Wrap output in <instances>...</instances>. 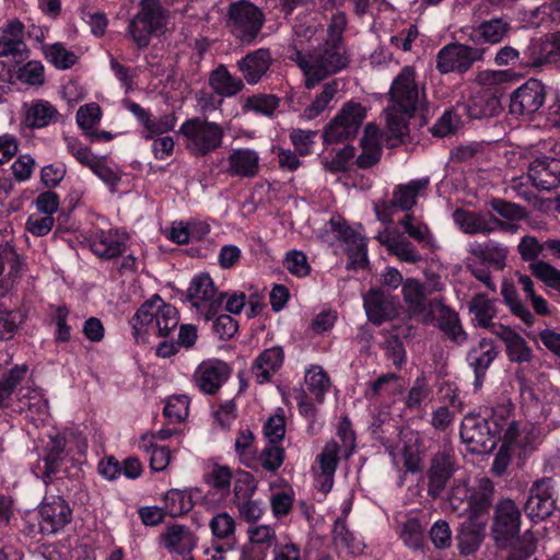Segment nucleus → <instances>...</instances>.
<instances>
[{
  "label": "nucleus",
  "instance_id": "obj_60",
  "mask_svg": "<svg viewBox=\"0 0 560 560\" xmlns=\"http://www.w3.org/2000/svg\"><path fill=\"white\" fill-rule=\"evenodd\" d=\"M189 398L186 395H176L166 400L164 416L172 422H182L188 416Z\"/></svg>",
  "mask_w": 560,
  "mask_h": 560
},
{
  "label": "nucleus",
  "instance_id": "obj_61",
  "mask_svg": "<svg viewBox=\"0 0 560 560\" xmlns=\"http://www.w3.org/2000/svg\"><path fill=\"white\" fill-rule=\"evenodd\" d=\"M475 326L488 328L490 326V300L487 294L476 295L469 306Z\"/></svg>",
  "mask_w": 560,
  "mask_h": 560
},
{
  "label": "nucleus",
  "instance_id": "obj_3",
  "mask_svg": "<svg viewBox=\"0 0 560 560\" xmlns=\"http://www.w3.org/2000/svg\"><path fill=\"white\" fill-rule=\"evenodd\" d=\"M179 323V314L175 306L153 295L145 301L130 319L132 336L138 343H144L153 335L166 337Z\"/></svg>",
  "mask_w": 560,
  "mask_h": 560
},
{
  "label": "nucleus",
  "instance_id": "obj_58",
  "mask_svg": "<svg viewBox=\"0 0 560 560\" xmlns=\"http://www.w3.org/2000/svg\"><path fill=\"white\" fill-rule=\"evenodd\" d=\"M386 246L388 250L397 256L401 261L417 262L421 259L420 254L406 238L401 236L387 237Z\"/></svg>",
  "mask_w": 560,
  "mask_h": 560
},
{
  "label": "nucleus",
  "instance_id": "obj_32",
  "mask_svg": "<svg viewBox=\"0 0 560 560\" xmlns=\"http://www.w3.org/2000/svg\"><path fill=\"white\" fill-rule=\"evenodd\" d=\"M506 347L509 358L517 363L528 362L532 358V350L526 341L513 329L500 326L493 331Z\"/></svg>",
  "mask_w": 560,
  "mask_h": 560
},
{
  "label": "nucleus",
  "instance_id": "obj_52",
  "mask_svg": "<svg viewBox=\"0 0 560 560\" xmlns=\"http://www.w3.org/2000/svg\"><path fill=\"white\" fill-rule=\"evenodd\" d=\"M423 526L415 517H408L400 526L399 538L406 547L410 549H420L423 544Z\"/></svg>",
  "mask_w": 560,
  "mask_h": 560
},
{
  "label": "nucleus",
  "instance_id": "obj_43",
  "mask_svg": "<svg viewBox=\"0 0 560 560\" xmlns=\"http://www.w3.org/2000/svg\"><path fill=\"white\" fill-rule=\"evenodd\" d=\"M338 92V80L326 82L320 91L315 94L312 102L303 109L301 117L305 120H312L318 117L329 106Z\"/></svg>",
  "mask_w": 560,
  "mask_h": 560
},
{
  "label": "nucleus",
  "instance_id": "obj_10",
  "mask_svg": "<svg viewBox=\"0 0 560 560\" xmlns=\"http://www.w3.org/2000/svg\"><path fill=\"white\" fill-rule=\"evenodd\" d=\"M264 24L262 12L247 1L230 5L228 26L243 43H250L260 32Z\"/></svg>",
  "mask_w": 560,
  "mask_h": 560
},
{
  "label": "nucleus",
  "instance_id": "obj_33",
  "mask_svg": "<svg viewBox=\"0 0 560 560\" xmlns=\"http://www.w3.org/2000/svg\"><path fill=\"white\" fill-rule=\"evenodd\" d=\"M67 442L63 440L62 432L55 436H49V441L45 446L44 462V479H49L51 475L57 472L65 459L68 458L66 451Z\"/></svg>",
  "mask_w": 560,
  "mask_h": 560
},
{
  "label": "nucleus",
  "instance_id": "obj_4",
  "mask_svg": "<svg viewBox=\"0 0 560 560\" xmlns=\"http://www.w3.org/2000/svg\"><path fill=\"white\" fill-rule=\"evenodd\" d=\"M290 59L298 63L305 77V86L314 88L318 82L335 74L349 65V56L341 44L327 43L323 50L305 56L294 48Z\"/></svg>",
  "mask_w": 560,
  "mask_h": 560
},
{
  "label": "nucleus",
  "instance_id": "obj_45",
  "mask_svg": "<svg viewBox=\"0 0 560 560\" xmlns=\"http://www.w3.org/2000/svg\"><path fill=\"white\" fill-rule=\"evenodd\" d=\"M402 295L404 301L407 304L408 311L412 315L422 314L427 308V299L428 294L424 287L420 283V281L408 278L402 283Z\"/></svg>",
  "mask_w": 560,
  "mask_h": 560
},
{
  "label": "nucleus",
  "instance_id": "obj_56",
  "mask_svg": "<svg viewBox=\"0 0 560 560\" xmlns=\"http://www.w3.org/2000/svg\"><path fill=\"white\" fill-rule=\"evenodd\" d=\"M211 534L219 540H231L236 530L235 520L226 512L215 514L209 523Z\"/></svg>",
  "mask_w": 560,
  "mask_h": 560
},
{
  "label": "nucleus",
  "instance_id": "obj_42",
  "mask_svg": "<svg viewBox=\"0 0 560 560\" xmlns=\"http://www.w3.org/2000/svg\"><path fill=\"white\" fill-rule=\"evenodd\" d=\"M234 451L243 465L252 469L258 468L255 436L248 427L238 430L234 442Z\"/></svg>",
  "mask_w": 560,
  "mask_h": 560
},
{
  "label": "nucleus",
  "instance_id": "obj_64",
  "mask_svg": "<svg viewBox=\"0 0 560 560\" xmlns=\"http://www.w3.org/2000/svg\"><path fill=\"white\" fill-rule=\"evenodd\" d=\"M75 118L80 128L91 130L102 118L101 107L96 103L85 104L78 109Z\"/></svg>",
  "mask_w": 560,
  "mask_h": 560
},
{
  "label": "nucleus",
  "instance_id": "obj_62",
  "mask_svg": "<svg viewBox=\"0 0 560 560\" xmlns=\"http://www.w3.org/2000/svg\"><path fill=\"white\" fill-rule=\"evenodd\" d=\"M283 266L290 273L296 277H305L311 270L306 255L296 249L287 253L283 259Z\"/></svg>",
  "mask_w": 560,
  "mask_h": 560
},
{
  "label": "nucleus",
  "instance_id": "obj_31",
  "mask_svg": "<svg viewBox=\"0 0 560 560\" xmlns=\"http://www.w3.org/2000/svg\"><path fill=\"white\" fill-rule=\"evenodd\" d=\"M404 386L394 373H387L371 382L365 390V397L372 399L395 400L401 395Z\"/></svg>",
  "mask_w": 560,
  "mask_h": 560
},
{
  "label": "nucleus",
  "instance_id": "obj_53",
  "mask_svg": "<svg viewBox=\"0 0 560 560\" xmlns=\"http://www.w3.org/2000/svg\"><path fill=\"white\" fill-rule=\"evenodd\" d=\"M501 294L511 311L528 325L533 324L534 316L520 301L514 284L504 280L501 287Z\"/></svg>",
  "mask_w": 560,
  "mask_h": 560
},
{
  "label": "nucleus",
  "instance_id": "obj_24",
  "mask_svg": "<svg viewBox=\"0 0 560 560\" xmlns=\"http://www.w3.org/2000/svg\"><path fill=\"white\" fill-rule=\"evenodd\" d=\"M363 307L368 319L381 325L392 317L394 312L393 302L380 289H370L363 296Z\"/></svg>",
  "mask_w": 560,
  "mask_h": 560
},
{
  "label": "nucleus",
  "instance_id": "obj_41",
  "mask_svg": "<svg viewBox=\"0 0 560 560\" xmlns=\"http://www.w3.org/2000/svg\"><path fill=\"white\" fill-rule=\"evenodd\" d=\"M58 112L54 105L38 100L25 105V124L31 128H44L57 119Z\"/></svg>",
  "mask_w": 560,
  "mask_h": 560
},
{
  "label": "nucleus",
  "instance_id": "obj_38",
  "mask_svg": "<svg viewBox=\"0 0 560 560\" xmlns=\"http://www.w3.org/2000/svg\"><path fill=\"white\" fill-rule=\"evenodd\" d=\"M209 84L214 93L222 97H232L244 86L243 81L232 75L222 65L210 73Z\"/></svg>",
  "mask_w": 560,
  "mask_h": 560
},
{
  "label": "nucleus",
  "instance_id": "obj_8",
  "mask_svg": "<svg viewBox=\"0 0 560 560\" xmlns=\"http://www.w3.org/2000/svg\"><path fill=\"white\" fill-rule=\"evenodd\" d=\"M488 509L489 501L487 498H474L469 502L467 520L462 524L458 534L460 553H472L482 542L488 523Z\"/></svg>",
  "mask_w": 560,
  "mask_h": 560
},
{
  "label": "nucleus",
  "instance_id": "obj_26",
  "mask_svg": "<svg viewBox=\"0 0 560 560\" xmlns=\"http://www.w3.org/2000/svg\"><path fill=\"white\" fill-rule=\"evenodd\" d=\"M528 172L537 186L549 189L560 183V160L552 158L536 160Z\"/></svg>",
  "mask_w": 560,
  "mask_h": 560
},
{
  "label": "nucleus",
  "instance_id": "obj_27",
  "mask_svg": "<svg viewBox=\"0 0 560 560\" xmlns=\"http://www.w3.org/2000/svg\"><path fill=\"white\" fill-rule=\"evenodd\" d=\"M271 57L268 49L259 48L244 58L237 65L249 84L257 83L270 66Z\"/></svg>",
  "mask_w": 560,
  "mask_h": 560
},
{
  "label": "nucleus",
  "instance_id": "obj_39",
  "mask_svg": "<svg viewBox=\"0 0 560 560\" xmlns=\"http://www.w3.org/2000/svg\"><path fill=\"white\" fill-rule=\"evenodd\" d=\"M28 368L25 364L16 365L4 373L0 380V408H7L11 405V398L19 386H24L27 382Z\"/></svg>",
  "mask_w": 560,
  "mask_h": 560
},
{
  "label": "nucleus",
  "instance_id": "obj_50",
  "mask_svg": "<svg viewBox=\"0 0 560 560\" xmlns=\"http://www.w3.org/2000/svg\"><path fill=\"white\" fill-rule=\"evenodd\" d=\"M409 442H415L412 445H405L401 451L392 452L393 463L397 468L404 467L406 471L416 472L420 469V456L416 445L417 438L410 433Z\"/></svg>",
  "mask_w": 560,
  "mask_h": 560
},
{
  "label": "nucleus",
  "instance_id": "obj_12",
  "mask_svg": "<svg viewBox=\"0 0 560 560\" xmlns=\"http://www.w3.org/2000/svg\"><path fill=\"white\" fill-rule=\"evenodd\" d=\"M230 374L231 369L224 361L208 359L198 364L192 378L195 386L200 392L212 395L222 387Z\"/></svg>",
  "mask_w": 560,
  "mask_h": 560
},
{
  "label": "nucleus",
  "instance_id": "obj_36",
  "mask_svg": "<svg viewBox=\"0 0 560 560\" xmlns=\"http://www.w3.org/2000/svg\"><path fill=\"white\" fill-rule=\"evenodd\" d=\"M339 453H341V451L338 444L335 441H330L326 443L322 453L317 456V462L322 471L319 477L322 480L320 488L325 492L329 491L332 487Z\"/></svg>",
  "mask_w": 560,
  "mask_h": 560
},
{
  "label": "nucleus",
  "instance_id": "obj_7",
  "mask_svg": "<svg viewBox=\"0 0 560 560\" xmlns=\"http://www.w3.org/2000/svg\"><path fill=\"white\" fill-rule=\"evenodd\" d=\"M139 13L130 21L129 33L139 48L147 47L151 36L163 33L167 14L159 0H141Z\"/></svg>",
  "mask_w": 560,
  "mask_h": 560
},
{
  "label": "nucleus",
  "instance_id": "obj_59",
  "mask_svg": "<svg viewBox=\"0 0 560 560\" xmlns=\"http://www.w3.org/2000/svg\"><path fill=\"white\" fill-rule=\"evenodd\" d=\"M532 273L547 287L560 291V271L551 265L537 260L529 265Z\"/></svg>",
  "mask_w": 560,
  "mask_h": 560
},
{
  "label": "nucleus",
  "instance_id": "obj_30",
  "mask_svg": "<svg viewBox=\"0 0 560 560\" xmlns=\"http://www.w3.org/2000/svg\"><path fill=\"white\" fill-rule=\"evenodd\" d=\"M332 541L337 549L350 556H361L365 544L360 535L350 532L345 521L336 520L332 528Z\"/></svg>",
  "mask_w": 560,
  "mask_h": 560
},
{
  "label": "nucleus",
  "instance_id": "obj_47",
  "mask_svg": "<svg viewBox=\"0 0 560 560\" xmlns=\"http://www.w3.org/2000/svg\"><path fill=\"white\" fill-rule=\"evenodd\" d=\"M304 380L307 390L322 404L330 388V381L324 369L320 365H311L305 371Z\"/></svg>",
  "mask_w": 560,
  "mask_h": 560
},
{
  "label": "nucleus",
  "instance_id": "obj_63",
  "mask_svg": "<svg viewBox=\"0 0 560 560\" xmlns=\"http://www.w3.org/2000/svg\"><path fill=\"white\" fill-rule=\"evenodd\" d=\"M257 490L255 478L247 471H237L234 476V495L237 501L252 498Z\"/></svg>",
  "mask_w": 560,
  "mask_h": 560
},
{
  "label": "nucleus",
  "instance_id": "obj_13",
  "mask_svg": "<svg viewBox=\"0 0 560 560\" xmlns=\"http://www.w3.org/2000/svg\"><path fill=\"white\" fill-rule=\"evenodd\" d=\"M188 299L191 305L205 313L210 319L221 304L214 283L209 275L200 273L192 278L188 288Z\"/></svg>",
  "mask_w": 560,
  "mask_h": 560
},
{
  "label": "nucleus",
  "instance_id": "obj_5",
  "mask_svg": "<svg viewBox=\"0 0 560 560\" xmlns=\"http://www.w3.org/2000/svg\"><path fill=\"white\" fill-rule=\"evenodd\" d=\"M185 148L195 156H205L222 145L225 129L200 117L184 121L178 130Z\"/></svg>",
  "mask_w": 560,
  "mask_h": 560
},
{
  "label": "nucleus",
  "instance_id": "obj_25",
  "mask_svg": "<svg viewBox=\"0 0 560 560\" xmlns=\"http://www.w3.org/2000/svg\"><path fill=\"white\" fill-rule=\"evenodd\" d=\"M383 136L374 124H368L361 138L362 152L357 159L359 167H370L377 163L382 154Z\"/></svg>",
  "mask_w": 560,
  "mask_h": 560
},
{
  "label": "nucleus",
  "instance_id": "obj_16",
  "mask_svg": "<svg viewBox=\"0 0 560 560\" xmlns=\"http://www.w3.org/2000/svg\"><path fill=\"white\" fill-rule=\"evenodd\" d=\"M545 88L536 79L527 80L511 96V110L520 114H534L545 102Z\"/></svg>",
  "mask_w": 560,
  "mask_h": 560
},
{
  "label": "nucleus",
  "instance_id": "obj_20",
  "mask_svg": "<svg viewBox=\"0 0 560 560\" xmlns=\"http://www.w3.org/2000/svg\"><path fill=\"white\" fill-rule=\"evenodd\" d=\"M259 155L248 148L232 149L228 156L226 172L232 176L254 177L259 171Z\"/></svg>",
  "mask_w": 560,
  "mask_h": 560
},
{
  "label": "nucleus",
  "instance_id": "obj_15",
  "mask_svg": "<svg viewBox=\"0 0 560 560\" xmlns=\"http://www.w3.org/2000/svg\"><path fill=\"white\" fill-rule=\"evenodd\" d=\"M555 510V499L551 479L537 481L530 489L525 504L526 515L533 521H542Z\"/></svg>",
  "mask_w": 560,
  "mask_h": 560
},
{
  "label": "nucleus",
  "instance_id": "obj_21",
  "mask_svg": "<svg viewBox=\"0 0 560 560\" xmlns=\"http://www.w3.org/2000/svg\"><path fill=\"white\" fill-rule=\"evenodd\" d=\"M520 384L522 404L528 409H538L540 405L551 402L555 399L553 386L546 378H538L536 382L521 380Z\"/></svg>",
  "mask_w": 560,
  "mask_h": 560
},
{
  "label": "nucleus",
  "instance_id": "obj_35",
  "mask_svg": "<svg viewBox=\"0 0 560 560\" xmlns=\"http://www.w3.org/2000/svg\"><path fill=\"white\" fill-rule=\"evenodd\" d=\"M455 224L466 234H485L490 231L488 212L457 209L453 213Z\"/></svg>",
  "mask_w": 560,
  "mask_h": 560
},
{
  "label": "nucleus",
  "instance_id": "obj_48",
  "mask_svg": "<svg viewBox=\"0 0 560 560\" xmlns=\"http://www.w3.org/2000/svg\"><path fill=\"white\" fill-rule=\"evenodd\" d=\"M139 450L150 454V467L154 471H163L171 463L172 452L166 446H159L143 435L138 445Z\"/></svg>",
  "mask_w": 560,
  "mask_h": 560
},
{
  "label": "nucleus",
  "instance_id": "obj_22",
  "mask_svg": "<svg viewBox=\"0 0 560 560\" xmlns=\"http://www.w3.org/2000/svg\"><path fill=\"white\" fill-rule=\"evenodd\" d=\"M125 236L118 230H100L91 237L90 247L101 258H114L122 253Z\"/></svg>",
  "mask_w": 560,
  "mask_h": 560
},
{
  "label": "nucleus",
  "instance_id": "obj_6",
  "mask_svg": "<svg viewBox=\"0 0 560 560\" xmlns=\"http://www.w3.org/2000/svg\"><path fill=\"white\" fill-rule=\"evenodd\" d=\"M360 230L361 225L357 229L348 226L345 219L338 214L332 215L325 225L326 242L332 244L335 241H342L347 245L349 269L363 268L368 264L366 240Z\"/></svg>",
  "mask_w": 560,
  "mask_h": 560
},
{
  "label": "nucleus",
  "instance_id": "obj_28",
  "mask_svg": "<svg viewBox=\"0 0 560 560\" xmlns=\"http://www.w3.org/2000/svg\"><path fill=\"white\" fill-rule=\"evenodd\" d=\"M19 255L9 246H0V298L13 287L21 270Z\"/></svg>",
  "mask_w": 560,
  "mask_h": 560
},
{
  "label": "nucleus",
  "instance_id": "obj_44",
  "mask_svg": "<svg viewBox=\"0 0 560 560\" xmlns=\"http://www.w3.org/2000/svg\"><path fill=\"white\" fill-rule=\"evenodd\" d=\"M23 35L24 25L20 21H11L0 36V56L21 54L25 48Z\"/></svg>",
  "mask_w": 560,
  "mask_h": 560
},
{
  "label": "nucleus",
  "instance_id": "obj_2",
  "mask_svg": "<svg viewBox=\"0 0 560 560\" xmlns=\"http://www.w3.org/2000/svg\"><path fill=\"white\" fill-rule=\"evenodd\" d=\"M521 512L512 500L500 501L492 524V538L498 545L509 546L508 560H527L537 548V540L529 530L517 536Z\"/></svg>",
  "mask_w": 560,
  "mask_h": 560
},
{
  "label": "nucleus",
  "instance_id": "obj_14",
  "mask_svg": "<svg viewBox=\"0 0 560 560\" xmlns=\"http://www.w3.org/2000/svg\"><path fill=\"white\" fill-rule=\"evenodd\" d=\"M39 528L44 534L61 530L71 520V510L60 497L46 498L39 506Z\"/></svg>",
  "mask_w": 560,
  "mask_h": 560
},
{
  "label": "nucleus",
  "instance_id": "obj_9",
  "mask_svg": "<svg viewBox=\"0 0 560 560\" xmlns=\"http://www.w3.org/2000/svg\"><path fill=\"white\" fill-rule=\"evenodd\" d=\"M365 116L366 108L361 103L354 101L345 103L325 127L324 140L326 142H340L355 136Z\"/></svg>",
  "mask_w": 560,
  "mask_h": 560
},
{
  "label": "nucleus",
  "instance_id": "obj_55",
  "mask_svg": "<svg viewBox=\"0 0 560 560\" xmlns=\"http://www.w3.org/2000/svg\"><path fill=\"white\" fill-rule=\"evenodd\" d=\"M177 122V118L174 114H165L160 117L148 119L142 130V137L144 139H153L155 137L164 136L172 131Z\"/></svg>",
  "mask_w": 560,
  "mask_h": 560
},
{
  "label": "nucleus",
  "instance_id": "obj_18",
  "mask_svg": "<svg viewBox=\"0 0 560 560\" xmlns=\"http://www.w3.org/2000/svg\"><path fill=\"white\" fill-rule=\"evenodd\" d=\"M462 440L470 445L472 452H482L490 441V427L486 418L467 415L460 427Z\"/></svg>",
  "mask_w": 560,
  "mask_h": 560
},
{
  "label": "nucleus",
  "instance_id": "obj_34",
  "mask_svg": "<svg viewBox=\"0 0 560 560\" xmlns=\"http://www.w3.org/2000/svg\"><path fill=\"white\" fill-rule=\"evenodd\" d=\"M164 547L170 553L189 555L195 547L194 535L184 526H170L162 536Z\"/></svg>",
  "mask_w": 560,
  "mask_h": 560
},
{
  "label": "nucleus",
  "instance_id": "obj_17",
  "mask_svg": "<svg viewBox=\"0 0 560 560\" xmlns=\"http://www.w3.org/2000/svg\"><path fill=\"white\" fill-rule=\"evenodd\" d=\"M16 399L20 411L26 412V417L33 421H44L48 416V401L42 390L33 387L26 382L25 386L19 387Z\"/></svg>",
  "mask_w": 560,
  "mask_h": 560
},
{
  "label": "nucleus",
  "instance_id": "obj_49",
  "mask_svg": "<svg viewBox=\"0 0 560 560\" xmlns=\"http://www.w3.org/2000/svg\"><path fill=\"white\" fill-rule=\"evenodd\" d=\"M487 345V339L483 338L479 342V349L475 348L468 353V361L475 372V386L477 388L482 385L490 365V350H485Z\"/></svg>",
  "mask_w": 560,
  "mask_h": 560
},
{
  "label": "nucleus",
  "instance_id": "obj_57",
  "mask_svg": "<svg viewBox=\"0 0 560 560\" xmlns=\"http://www.w3.org/2000/svg\"><path fill=\"white\" fill-rule=\"evenodd\" d=\"M191 506L190 499L180 490L172 489L164 497V512L172 517L187 513Z\"/></svg>",
  "mask_w": 560,
  "mask_h": 560
},
{
  "label": "nucleus",
  "instance_id": "obj_37",
  "mask_svg": "<svg viewBox=\"0 0 560 560\" xmlns=\"http://www.w3.org/2000/svg\"><path fill=\"white\" fill-rule=\"evenodd\" d=\"M428 185L429 178L423 177L396 186L393 197L398 208L402 211H409L417 203V199L422 191L427 190Z\"/></svg>",
  "mask_w": 560,
  "mask_h": 560
},
{
  "label": "nucleus",
  "instance_id": "obj_51",
  "mask_svg": "<svg viewBox=\"0 0 560 560\" xmlns=\"http://www.w3.org/2000/svg\"><path fill=\"white\" fill-rule=\"evenodd\" d=\"M43 49L46 59L57 69H68L78 60L77 55L68 50L61 43L45 45Z\"/></svg>",
  "mask_w": 560,
  "mask_h": 560
},
{
  "label": "nucleus",
  "instance_id": "obj_1",
  "mask_svg": "<svg viewBox=\"0 0 560 560\" xmlns=\"http://www.w3.org/2000/svg\"><path fill=\"white\" fill-rule=\"evenodd\" d=\"M424 90L416 81L411 66L404 67L393 80L389 90V104L385 109L386 141L389 147L401 143L408 135V120L425 108Z\"/></svg>",
  "mask_w": 560,
  "mask_h": 560
},
{
  "label": "nucleus",
  "instance_id": "obj_46",
  "mask_svg": "<svg viewBox=\"0 0 560 560\" xmlns=\"http://www.w3.org/2000/svg\"><path fill=\"white\" fill-rule=\"evenodd\" d=\"M270 506L275 517L281 518L287 516L292 509L294 501V491L291 486L283 483H271L270 486Z\"/></svg>",
  "mask_w": 560,
  "mask_h": 560
},
{
  "label": "nucleus",
  "instance_id": "obj_11",
  "mask_svg": "<svg viewBox=\"0 0 560 560\" xmlns=\"http://www.w3.org/2000/svg\"><path fill=\"white\" fill-rule=\"evenodd\" d=\"M485 49L470 48L453 43L441 48L436 55V69L440 73H464L478 60Z\"/></svg>",
  "mask_w": 560,
  "mask_h": 560
},
{
  "label": "nucleus",
  "instance_id": "obj_54",
  "mask_svg": "<svg viewBox=\"0 0 560 560\" xmlns=\"http://www.w3.org/2000/svg\"><path fill=\"white\" fill-rule=\"evenodd\" d=\"M90 170L110 189V191H114L121 180V171L119 167L109 165L105 156H98Z\"/></svg>",
  "mask_w": 560,
  "mask_h": 560
},
{
  "label": "nucleus",
  "instance_id": "obj_29",
  "mask_svg": "<svg viewBox=\"0 0 560 560\" xmlns=\"http://www.w3.org/2000/svg\"><path fill=\"white\" fill-rule=\"evenodd\" d=\"M468 268L472 275L489 285L490 283V248L488 242L469 244Z\"/></svg>",
  "mask_w": 560,
  "mask_h": 560
},
{
  "label": "nucleus",
  "instance_id": "obj_23",
  "mask_svg": "<svg viewBox=\"0 0 560 560\" xmlns=\"http://www.w3.org/2000/svg\"><path fill=\"white\" fill-rule=\"evenodd\" d=\"M534 440L535 439L530 438L528 434H524V430L520 432L514 422L510 423L504 431L503 443L495 456L494 470L502 472L506 468L514 446L526 447L530 445Z\"/></svg>",
  "mask_w": 560,
  "mask_h": 560
},
{
  "label": "nucleus",
  "instance_id": "obj_40",
  "mask_svg": "<svg viewBox=\"0 0 560 560\" xmlns=\"http://www.w3.org/2000/svg\"><path fill=\"white\" fill-rule=\"evenodd\" d=\"M452 472V463L448 456L445 454L435 455L429 471V493L438 497L445 488Z\"/></svg>",
  "mask_w": 560,
  "mask_h": 560
},
{
  "label": "nucleus",
  "instance_id": "obj_19",
  "mask_svg": "<svg viewBox=\"0 0 560 560\" xmlns=\"http://www.w3.org/2000/svg\"><path fill=\"white\" fill-rule=\"evenodd\" d=\"M284 361V352L281 347H271L264 350L254 361L252 373L259 384L268 383L280 370Z\"/></svg>",
  "mask_w": 560,
  "mask_h": 560
}]
</instances>
